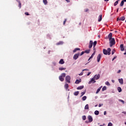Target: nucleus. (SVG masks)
<instances>
[{
    "label": "nucleus",
    "mask_w": 126,
    "mask_h": 126,
    "mask_svg": "<svg viewBox=\"0 0 126 126\" xmlns=\"http://www.w3.org/2000/svg\"><path fill=\"white\" fill-rule=\"evenodd\" d=\"M109 44L110 47H113L114 45L116 44V41L115 40V38H112L111 40H109Z\"/></svg>",
    "instance_id": "f257e3e1"
},
{
    "label": "nucleus",
    "mask_w": 126,
    "mask_h": 126,
    "mask_svg": "<svg viewBox=\"0 0 126 126\" xmlns=\"http://www.w3.org/2000/svg\"><path fill=\"white\" fill-rule=\"evenodd\" d=\"M65 80L66 82L68 83H70V76H69V75L66 76L65 77Z\"/></svg>",
    "instance_id": "f03ea898"
},
{
    "label": "nucleus",
    "mask_w": 126,
    "mask_h": 126,
    "mask_svg": "<svg viewBox=\"0 0 126 126\" xmlns=\"http://www.w3.org/2000/svg\"><path fill=\"white\" fill-rule=\"evenodd\" d=\"M79 53L76 54L74 55L73 59V60H76L77 59H78V57H79Z\"/></svg>",
    "instance_id": "7ed1b4c3"
},
{
    "label": "nucleus",
    "mask_w": 126,
    "mask_h": 126,
    "mask_svg": "<svg viewBox=\"0 0 126 126\" xmlns=\"http://www.w3.org/2000/svg\"><path fill=\"white\" fill-rule=\"evenodd\" d=\"M93 46V41L90 40L89 44V49H91V48H92Z\"/></svg>",
    "instance_id": "20e7f679"
},
{
    "label": "nucleus",
    "mask_w": 126,
    "mask_h": 126,
    "mask_svg": "<svg viewBox=\"0 0 126 126\" xmlns=\"http://www.w3.org/2000/svg\"><path fill=\"white\" fill-rule=\"evenodd\" d=\"M88 118L89 120V123H92V122L93 121V118H92V116H89Z\"/></svg>",
    "instance_id": "39448f33"
},
{
    "label": "nucleus",
    "mask_w": 126,
    "mask_h": 126,
    "mask_svg": "<svg viewBox=\"0 0 126 126\" xmlns=\"http://www.w3.org/2000/svg\"><path fill=\"white\" fill-rule=\"evenodd\" d=\"M95 79L94 78V77L91 79V81H90L89 82V84H91V83L93 82V83H95V82H96V81H95Z\"/></svg>",
    "instance_id": "423d86ee"
},
{
    "label": "nucleus",
    "mask_w": 126,
    "mask_h": 126,
    "mask_svg": "<svg viewBox=\"0 0 126 126\" xmlns=\"http://www.w3.org/2000/svg\"><path fill=\"white\" fill-rule=\"evenodd\" d=\"M94 77L96 80H98L100 78V74L95 75Z\"/></svg>",
    "instance_id": "0eeeda50"
},
{
    "label": "nucleus",
    "mask_w": 126,
    "mask_h": 126,
    "mask_svg": "<svg viewBox=\"0 0 126 126\" xmlns=\"http://www.w3.org/2000/svg\"><path fill=\"white\" fill-rule=\"evenodd\" d=\"M100 60H101V54H99L97 57V63H99V62H100Z\"/></svg>",
    "instance_id": "6e6552de"
},
{
    "label": "nucleus",
    "mask_w": 126,
    "mask_h": 126,
    "mask_svg": "<svg viewBox=\"0 0 126 126\" xmlns=\"http://www.w3.org/2000/svg\"><path fill=\"white\" fill-rule=\"evenodd\" d=\"M112 36H113V33H112V32H110V33L109 34V35H108V38H109V40H111V39H113V38H112Z\"/></svg>",
    "instance_id": "1a4fd4ad"
},
{
    "label": "nucleus",
    "mask_w": 126,
    "mask_h": 126,
    "mask_svg": "<svg viewBox=\"0 0 126 126\" xmlns=\"http://www.w3.org/2000/svg\"><path fill=\"white\" fill-rule=\"evenodd\" d=\"M98 22H101L102 21V15H99L98 18Z\"/></svg>",
    "instance_id": "9d476101"
},
{
    "label": "nucleus",
    "mask_w": 126,
    "mask_h": 126,
    "mask_svg": "<svg viewBox=\"0 0 126 126\" xmlns=\"http://www.w3.org/2000/svg\"><path fill=\"white\" fill-rule=\"evenodd\" d=\"M120 49H121V51H122V52L123 51H125V48H124V44H121Z\"/></svg>",
    "instance_id": "9b49d317"
},
{
    "label": "nucleus",
    "mask_w": 126,
    "mask_h": 126,
    "mask_svg": "<svg viewBox=\"0 0 126 126\" xmlns=\"http://www.w3.org/2000/svg\"><path fill=\"white\" fill-rule=\"evenodd\" d=\"M118 81H119V83L121 84H124V80L123 78L119 79Z\"/></svg>",
    "instance_id": "f8f14e48"
},
{
    "label": "nucleus",
    "mask_w": 126,
    "mask_h": 126,
    "mask_svg": "<svg viewBox=\"0 0 126 126\" xmlns=\"http://www.w3.org/2000/svg\"><path fill=\"white\" fill-rule=\"evenodd\" d=\"M84 88V86H81L77 88V90H81Z\"/></svg>",
    "instance_id": "ddd939ff"
},
{
    "label": "nucleus",
    "mask_w": 126,
    "mask_h": 126,
    "mask_svg": "<svg viewBox=\"0 0 126 126\" xmlns=\"http://www.w3.org/2000/svg\"><path fill=\"white\" fill-rule=\"evenodd\" d=\"M59 63L60 64H63V63H64V61H63V59H61L59 61Z\"/></svg>",
    "instance_id": "4468645a"
},
{
    "label": "nucleus",
    "mask_w": 126,
    "mask_h": 126,
    "mask_svg": "<svg viewBox=\"0 0 126 126\" xmlns=\"http://www.w3.org/2000/svg\"><path fill=\"white\" fill-rule=\"evenodd\" d=\"M126 17L125 16H122L119 19V20H120L121 21H124Z\"/></svg>",
    "instance_id": "2eb2a0df"
},
{
    "label": "nucleus",
    "mask_w": 126,
    "mask_h": 126,
    "mask_svg": "<svg viewBox=\"0 0 126 126\" xmlns=\"http://www.w3.org/2000/svg\"><path fill=\"white\" fill-rule=\"evenodd\" d=\"M103 53L104 55H108V51L106 49L103 50Z\"/></svg>",
    "instance_id": "dca6fc26"
},
{
    "label": "nucleus",
    "mask_w": 126,
    "mask_h": 126,
    "mask_svg": "<svg viewBox=\"0 0 126 126\" xmlns=\"http://www.w3.org/2000/svg\"><path fill=\"white\" fill-rule=\"evenodd\" d=\"M107 51L108 53V55L110 56V55H111V48H108Z\"/></svg>",
    "instance_id": "f3484780"
},
{
    "label": "nucleus",
    "mask_w": 126,
    "mask_h": 126,
    "mask_svg": "<svg viewBox=\"0 0 126 126\" xmlns=\"http://www.w3.org/2000/svg\"><path fill=\"white\" fill-rule=\"evenodd\" d=\"M59 79H60V81H63V80H64V78L61 76H59Z\"/></svg>",
    "instance_id": "a211bd4d"
},
{
    "label": "nucleus",
    "mask_w": 126,
    "mask_h": 126,
    "mask_svg": "<svg viewBox=\"0 0 126 126\" xmlns=\"http://www.w3.org/2000/svg\"><path fill=\"white\" fill-rule=\"evenodd\" d=\"M95 54H96V51H94V53H93V54L91 55V56L90 57V59H93V57H94V56H95Z\"/></svg>",
    "instance_id": "6ab92c4d"
},
{
    "label": "nucleus",
    "mask_w": 126,
    "mask_h": 126,
    "mask_svg": "<svg viewBox=\"0 0 126 126\" xmlns=\"http://www.w3.org/2000/svg\"><path fill=\"white\" fill-rule=\"evenodd\" d=\"M81 82V80H76L75 83L76 84H79V83H80Z\"/></svg>",
    "instance_id": "aec40b11"
},
{
    "label": "nucleus",
    "mask_w": 126,
    "mask_h": 126,
    "mask_svg": "<svg viewBox=\"0 0 126 126\" xmlns=\"http://www.w3.org/2000/svg\"><path fill=\"white\" fill-rule=\"evenodd\" d=\"M77 51H80V48H75L73 51V53H76Z\"/></svg>",
    "instance_id": "412c9836"
},
{
    "label": "nucleus",
    "mask_w": 126,
    "mask_h": 126,
    "mask_svg": "<svg viewBox=\"0 0 126 126\" xmlns=\"http://www.w3.org/2000/svg\"><path fill=\"white\" fill-rule=\"evenodd\" d=\"M63 41H60L58 43H56V45L57 46H59V45H63Z\"/></svg>",
    "instance_id": "4be33fe9"
},
{
    "label": "nucleus",
    "mask_w": 126,
    "mask_h": 126,
    "mask_svg": "<svg viewBox=\"0 0 126 126\" xmlns=\"http://www.w3.org/2000/svg\"><path fill=\"white\" fill-rule=\"evenodd\" d=\"M85 110H89V105L88 104H86L85 106Z\"/></svg>",
    "instance_id": "5701e85b"
},
{
    "label": "nucleus",
    "mask_w": 126,
    "mask_h": 126,
    "mask_svg": "<svg viewBox=\"0 0 126 126\" xmlns=\"http://www.w3.org/2000/svg\"><path fill=\"white\" fill-rule=\"evenodd\" d=\"M64 88H65L66 90H67V89H68V84H65L64 85Z\"/></svg>",
    "instance_id": "b1692460"
},
{
    "label": "nucleus",
    "mask_w": 126,
    "mask_h": 126,
    "mask_svg": "<svg viewBox=\"0 0 126 126\" xmlns=\"http://www.w3.org/2000/svg\"><path fill=\"white\" fill-rule=\"evenodd\" d=\"M79 94V92L77 91V92H75L74 93V95L75 96H77V95H78Z\"/></svg>",
    "instance_id": "393cba45"
},
{
    "label": "nucleus",
    "mask_w": 126,
    "mask_h": 126,
    "mask_svg": "<svg viewBox=\"0 0 126 126\" xmlns=\"http://www.w3.org/2000/svg\"><path fill=\"white\" fill-rule=\"evenodd\" d=\"M94 115H95L96 116H98V115H99V111L98 110H96L94 112Z\"/></svg>",
    "instance_id": "a878e982"
},
{
    "label": "nucleus",
    "mask_w": 126,
    "mask_h": 126,
    "mask_svg": "<svg viewBox=\"0 0 126 126\" xmlns=\"http://www.w3.org/2000/svg\"><path fill=\"white\" fill-rule=\"evenodd\" d=\"M86 99H87V97L86 96H84L82 98V100H83V101H85V100H86Z\"/></svg>",
    "instance_id": "bb28decb"
},
{
    "label": "nucleus",
    "mask_w": 126,
    "mask_h": 126,
    "mask_svg": "<svg viewBox=\"0 0 126 126\" xmlns=\"http://www.w3.org/2000/svg\"><path fill=\"white\" fill-rule=\"evenodd\" d=\"M59 70H65L66 69V68H63V67H60L59 68Z\"/></svg>",
    "instance_id": "cd10ccee"
},
{
    "label": "nucleus",
    "mask_w": 126,
    "mask_h": 126,
    "mask_svg": "<svg viewBox=\"0 0 126 126\" xmlns=\"http://www.w3.org/2000/svg\"><path fill=\"white\" fill-rule=\"evenodd\" d=\"M118 92H119V93H121V92H122V88H121V87H118Z\"/></svg>",
    "instance_id": "c85d7f7f"
},
{
    "label": "nucleus",
    "mask_w": 126,
    "mask_h": 126,
    "mask_svg": "<svg viewBox=\"0 0 126 126\" xmlns=\"http://www.w3.org/2000/svg\"><path fill=\"white\" fill-rule=\"evenodd\" d=\"M60 76H62V77L64 78V77H65V73H62Z\"/></svg>",
    "instance_id": "c756f323"
},
{
    "label": "nucleus",
    "mask_w": 126,
    "mask_h": 126,
    "mask_svg": "<svg viewBox=\"0 0 126 126\" xmlns=\"http://www.w3.org/2000/svg\"><path fill=\"white\" fill-rule=\"evenodd\" d=\"M101 90V87L100 88H99L97 90V91H96V94H97V93H99V92H100V91Z\"/></svg>",
    "instance_id": "7c9ffc66"
},
{
    "label": "nucleus",
    "mask_w": 126,
    "mask_h": 126,
    "mask_svg": "<svg viewBox=\"0 0 126 126\" xmlns=\"http://www.w3.org/2000/svg\"><path fill=\"white\" fill-rule=\"evenodd\" d=\"M85 53H86V54H89L90 53V50L89 49L85 51Z\"/></svg>",
    "instance_id": "2f4dec72"
},
{
    "label": "nucleus",
    "mask_w": 126,
    "mask_h": 126,
    "mask_svg": "<svg viewBox=\"0 0 126 126\" xmlns=\"http://www.w3.org/2000/svg\"><path fill=\"white\" fill-rule=\"evenodd\" d=\"M107 90V87L106 86H104L102 89V91H105V90Z\"/></svg>",
    "instance_id": "473e14b6"
},
{
    "label": "nucleus",
    "mask_w": 126,
    "mask_h": 126,
    "mask_svg": "<svg viewBox=\"0 0 126 126\" xmlns=\"http://www.w3.org/2000/svg\"><path fill=\"white\" fill-rule=\"evenodd\" d=\"M85 93H86V91H85L84 92H82V93H81V97H82V96H83V95H84V94H85Z\"/></svg>",
    "instance_id": "72a5a7b5"
},
{
    "label": "nucleus",
    "mask_w": 126,
    "mask_h": 126,
    "mask_svg": "<svg viewBox=\"0 0 126 126\" xmlns=\"http://www.w3.org/2000/svg\"><path fill=\"white\" fill-rule=\"evenodd\" d=\"M125 3V2L124 1H122L120 3V6H123L124 5V4Z\"/></svg>",
    "instance_id": "f704fd0d"
},
{
    "label": "nucleus",
    "mask_w": 126,
    "mask_h": 126,
    "mask_svg": "<svg viewBox=\"0 0 126 126\" xmlns=\"http://www.w3.org/2000/svg\"><path fill=\"white\" fill-rule=\"evenodd\" d=\"M96 45H97V41H94V42L93 46L94 47H96Z\"/></svg>",
    "instance_id": "c9c22d12"
},
{
    "label": "nucleus",
    "mask_w": 126,
    "mask_h": 126,
    "mask_svg": "<svg viewBox=\"0 0 126 126\" xmlns=\"http://www.w3.org/2000/svg\"><path fill=\"white\" fill-rule=\"evenodd\" d=\"M82 119L83 121H85L86 120V116H82Z\"/></svg>",
    "instance_id": "e433bc0d"
},
{
    "label": "nucleus",
    "mask_w": 126,
    "mask_h": 126,
    "mask_svg": "<svg viewBox=\"0 0 126 126\" xmlns=\"http://www.w3.org/2000/svg\"><path fill=\"white\" fill-rule=\"evenodd\" d=\"M43 3H44V4H47L48 1H47V0H43Z\"/></svg>",
    "instance_id": "4c0bfd02"
},
{
    "label": "nucleus",
    "mask_w": 126,
    "mask_h": 126,
    "mask_svg": "<svg viewBox=\"0 0 126 126\" xmlns=\"http://www.w3.org/2000/svg\"><path fill=\"white\" fill-rule=\"evenodd\" d=\"M118 3H119V1H116L115 3H114V6H116Z\"/></svg>",
    "instance_id": "58836bf2"
},
{
    "label": "nucleus",
    "mask_w": 126,
    "mask_h": 126,
    "mask_svg": "<svg viewBox=\"0 0 126 126\" xmlns=\"http://www.w3.org/2000/svg\"><path fill=\"white\" fill-rule=\"evenodd\" d=\"M108 126H113V124H112V123L110 122L109 123H108Z\"/></svg>",
    "instance_id": "ea45409f"
},
{
    "label": "nucleus",
    "mask_w": 126,
    "mask_h": 126,
    "mask_svg": "<svg viewBox=\"0 0 126 126\" xmlns=\"http://www.w3.org/2000/svg\"><path fill=\"white\" fill-rule=\"evenodd\" d=\"M106 85H108V86H110V83L109 82H105Z\"/></svg>",
    "instance_id": "a19ab883"
},
{
    "label": "nucleus",
    "mask_w": 126,
    "mask_h": 126,
    "mask_svg": "<svg viewBox=\"0 0 126 126\" xmlns=\"http://www.w3.org/2000/svg\"><path fill=\"white\" fill-rule=\"evenodd\" d=\"M84 53H85V51H82L80 54V56H82L83 55H84Z\"/></svg>",
    "instance_id": "79ce46f5"
},
{
    "label": "nucleus",
    "mask_w": 126,
    "mask_h": 126,
    "mask_svg": "<svg viewBox=\"0 0 126 126\" xmlns=\"http://www.w3.org/2000/svg\"><path fill=\"white\" fill-rule=\"evenodd\" d=\"M19 7H20V8H21V2H19Z\"/></svg>",
    "instance_id": "37998d69"
},
{
    "label": "nucleus",
    "mask_w": 126,
    "mask_h": 126,
    "mask_svg": "<svg viewBox=\"0 0 126 126\" xmlns=\"http://www.w3.org/2000/svg\"><path fill=\"white\" fill-rule=\"evenodd\" d=\"M115 59H117V56H114V58L112 59V61H114L115 60Z\"/></svg>",
    "instance_id": "c03bdc74"
},
{
    "label": "nucleus",
    "mask_w": 126,
    "mask_h": 126,
    "mask_svg": "<svg viewBox=\"0 0 126 126\" xmlns=\"http://www.w3.org/2000/svg\"><path fill=\"white\" fill-rule=\"evenodd\" d=\"M25 14L26 15L28 16V15H29V13L26 12L25 13Z\"/></svg>",
    "instance_id": "a18cd8bd"
},
{
    "label": "nucleus",
    "mask_w": 126,
    "mask_h": 126,
    "mask_svg": "<svg viewBox=\"0 0 126 126\" xmlns=\"http://www.w3.org/2000/svg\"><path fill=\"white\" fill-rule=\"evenodd\" d=\"M79 75L80 76H81V75H83V72H82L81 73L79 74Z\"/></svg>",
    "instance_id": "49530a36"
},
{
    "label": "nucleus",
    "mask_w": 126,
    "mask_h": 126,
    "mask_svg": "<svg viewBox=\"0 0 126 126\" xmlns=\"http://www.w3.org/2000/svg\"><path fill=\"white\" fill-rule=\"evenodd\" d=\"M66 22V20H65L64 21H63V25H64L65 24V22Z\"/></svg>",
    "instance_id": "de8ad7c7"
},
{
    "label": "nucleus",
    "mask_w": 126,
    "mask_h": 126,
    "mask_svg": "<svg viewBox=\"0 0 126 126\" xmlns=\"http://www.w3.org/2000/svg\"><path fill=\"white\" fill-rule=\"evenodd\" d=\"M114 54H115V51L114 50H113L112 51V55H114Z\"/></svg>",
    "instance_id": "09e8293b"
},
{
    "label": "nucleus",
    "mask_w": 126,
    "mask_h": 126,
    "mask_svg": "<svg viewBox=\"0 0 126 126\" xmlns=\"http://www.w3.org/2000/svg\"><path fill=\"white\" fill-rule=\"evenodd\" d=\"M91 74V72H89V73H88L87 74V76H89V75Z\"/></svg>",
    "instance_id": "8fccbe9b"
},
{
    "label": "nucleus",
    "mask_w": 126,
    "mask_h": 126,
    "mask_svg": "<svg viewBox=\"0 0 126 126\" xmlns=\"http://www.w3.org/2000/svg\"><path fill=\"white\" fill-rule=\"evenodd\" d=\"M88 10H89L88 9H86L85 10V12H87V11H88Z\"/></svg>",
    "instance_id": "3c124183"
},
{
    "label": "nucleus",
    "mask_w": 126,
    "mask_h": 126,
    "mask_svg": "<svg viewBox=\"0 0 126 126\" xmlns=\"http://www.w3.org/2000/svg\"><path fill=\"white\" fill-rule=\"evenodd\" d=\"M101 106H103V104H99V105H98V107H101Z\"/></svg>",
    "instance_id": "603ef678"
},
{
    "label": "nucleus",
    "mask_w": 126,
    "mask_h": 126,
    "mask_svg": "<svg viewBox=\"0 0 126 126\" xmlns=\"http://www.w3.org/2000/svg\"><path fill=\"white\" fill-rule=\"evenodd\" d=\"M104 115H107V112L104 111Z\"/></svg>",
    "instance_id": "864d4df0"
},
{
    "label": "nucleus",
    "mask_w": 126,
    "mask_h": 126,
    "mask_svg": "<svg viewBox=\"0 0 126 126\" xmlns=\"http://www.w3.org/2000/svg\"><path fill=\"white\" fill-rule=\"evenodd\" d=\"M16 0V1H17V2H18V3H19V2H20V0Z\"/></svg>",
    "instance_id": "5fc2aeb1"
},
{
    "label": "nucleus",
    "mask_w": 126,
    "mask_h": 126,
    "mask_svg": "<svg viewBox=\"0 0 126 126\" xmlns=\"http://www.w3.org/2000/svg\"><path fill=\"white\" fill-rule=\"evenodd\" d=\"M122 113L124 114V115H126V112H123Z\"/></svg>",
    "instance_id": "6e6d98bb"
},
{
    "label": "nucleus",
    "mask_w": 126,
    "mask_h": 126,
    "mask_svg": "<svg viewBox=\"0 0 126 126\" xmlns=\"http://www.w3.org/2000/svg\"><path fill=\"white\" fill-rule=\"evenodd\" d=\"M66 1H67V2H70V0H65Z\"/></svg>",
    "instance_id": "4d7b16f0"
},
{
    "label": "nucleus",
    "mask_w": 126,
    "mask_h": 126,
    "mask_svg": "<svg viewBox=\"0 0 126 126\" xmlns=\"http://www.w3.org/2000/svg\"><path fill=\"white\" fill-rule=\"evenodd\" d=\"M112 82H113V83H115V80H112Z\"/></svg>",
    "instance_id": "13d9d810"
},
{
    "label": "nucleus",
    "mask_w": 126,
    "mask_h": 126,
    "mask_svg": "<svg viewBox=\"0 0 126 126\" xmlns=\"http://www.w3.org/2000/svg\"><path fill=\"white\" fill-rule=\"evenodd\" d=\"M120 72H121V70H119L118 71V73H120Z\"/></svg>",
    "instance_id": "bf43d9fd"
},
{
    "label": "nucleus",
    "mask_w": 126,
    "mask_h": 126,
    "mask_svg": "<svg viewBox=\"0 0 126 126\" xmlns=\"http://www.w3.org/2000/svg\"><path fill=\"white\" fill-rule=\"evenodd\" d=\"M121 102H122V103H123V104H125V101L124 100H121Z\"/></svg>",
    "instance_id": "052dcab7"
},
{
    "label": "nucleus",
    "mask_w": 126,
    "mask_h": 126,
    "mask_svg": "<svg viewBox=\"0 0 126 126\" xmlns=\"http://www.w3.org/2000/svg\"><path fill=\"white\" fill-rule=\"evenodd\" d=\"M84 70H88V69H83V71H84Z\"/></svg>",
    "instance_id": "680f3d73"
},
{
    "label": "nucleus",
    "mask_w": 126,
    "mask_h": 126,
    "mask_svg": "<svg viewBox=\"0 0 126 126\" xmlns=\"http://www.w3.org/2000/svg\"><path fill=\"white\" fill-rule=\"evenodd\" d=\"M94 50L95 51V47L93 46Z\"/></svg>",
    "instance_id": "e2e57ef3"
},
{
    "label": "nucleus",
    "mask_w": 126,
    "mask_h": 126,
    "mask_svg": "<svg viewBox=\"0 0 126 126\" xmlns=\"http://www.w3.org/2000/svg\"><path fill=\"white\" fill-rule=\"evenodd\" d=\"M122 1H124V2H126V0H122Z\"/></svg>",
    "instance_id": "0e129e2a"
},
{
    "label": "nucleus",
    "mask_w": 126,
    "mask_h": 126,
    "mask_svg": "<svg viewBox=\"0 0 126 126\" xmlns=\"http://www.w3.org/2000/svg\"><path fill=\"white\" fill-rule=\"evenodd\" d=\"M119 12V8H117V12Z\"/></svg>",
    "instance_id": "69168bd1"
},
{
    "label": "nucleus",
    "mask_w": 126,
    "mask_h": 126,
    "mask_svg": "<svg viewBox=\"0 0 126 126\" xmlns=\"http://www.w3.org/2000/svg\"><path fill=\"white\" fill-rule=\"evenodd\" d=\"M120 20V19L119 18H117V21H119Z\"/></svg>",
    "instance_id": "338daca9"
},
{
    "label": "nucleus",
    "mask_w": 126,
    "mask_h": 126,
    "mask_svg": "<svg viewBox=\"0 0 126 126\" xmlns=\"http://www.w3.org/2000/svg\"><path fill=\"white\" fill-rule=\"evenodd\" d=\"M91 59H92V58H90V57L88 61H90V60H91Z\"/></svg>",
    "instance_id": "774afa93"
}]
</instances>
